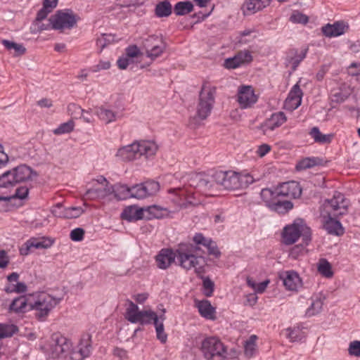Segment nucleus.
<instances>
[{"mask_svg":"<svg viewBox=\"0 0 360 360\" xmlns=\"http://www.w3.org/2000/svg\"><path fill=\"white\" fill-rule=\"evenodd\" d=\"M129 306L125 311V319L131 323H139L142 326L153 323L156 336L162 343H165L167 340V335L165 332L163 322L166 319V309H162L161 314H157L152 310L139 309V307L130 300H127Z\"/></svg>","mask_w":360,"mask_h":360,"instance_id":"1","label":"nucleus"},{"mask_svg":"<svg viewBox=\"0 0 360 360\" xmlns=\"http://www.w3.org/2000/svg\"><path fill=\"white\" fill-rule=\"evenodd\" d=\"M51 352L53 358H60L70 354V359L83 360L91 353V336L89 333L82 335L79 344V351H72V342L60 333H54L51 336Z\"/></svg>","mask_w":360,"mask_h":360,"instance_id":"2","label":"nucleus"},{"mask_svg":"<svg viewBox=\"0 0 360 360\" xmlns=\"http://www.w3.org/2000/svg\"><path fill=\"white\" fill-rule=\"evenodd\" d=\"M200 248L192 245L180 244L176 250V258L179 266L189 270L195 269L198 276L205 273L206 261L202 256H198Z\"/></svg>","mask_w":360,"mask_h":360,"instance_id":"3","label":"nucleus"},{"mask_svg":"<svg viewBox=\"0 0 360 360\" xmlns=\"http://www.w3.org/2000/svg\"><path fill=\"white\" fill-rule=\"evenodd\" d=\"M31 311L39 321H45L50 312L60 302L62 297H55L41 292L32 294Z\"/></svg>","mask_w":360,"mask_h":360,"instance_id":"4","label":"nucleus"},{"mask_svg":"<svg viewBox=\"0 0 360 360\" xmlns=\"http://www.w3.org/2000/svg\"><path fill=\"white\" fill-rule=\"evenodd\" d=\"M214 179L219 184L220 189L237 190L247 187L253 182L249 174H240L235 172L218 171L214 173Z\"/></svg>","mask_w":360,"mask_h":360,"instance_id":"5","label":"nucleus"},{"mask_svg":"<svg viewBox=\"0 0 360 360\" xmlns=\"http://www.w3.org/2000/svg\"><path fill=\"white\" fill-rule=\"evenodd\" d=\"M311 231L309 227L305 224H293L284 228L283 232V241L285 245H292L297 241L300 237H302L304 245H296L291 251L293 255L298 251L303 250L304 245L306 246L311 241Z\"/></svg>","mask_w":360,"mask_h":360,"instance_id":"6","label":"nucleus"},{"mask_svg":"<svg viewBox=\"0 0 360 360\" xmlns=\"http://www.w3.org/2000/svg\"><path fill=\"white\" fill-rule=\"evenodd\" d=\"M216 87L205 82L199 94L198 103L196 107V114L194 120H204L210 115L214 103Z\"/></svg>","mask_w":360,"mask_h":360,"instance_id":"7","label":"nucleus"},{"mask_svg":"<svg viewBox=\"0 0 360 360\" xmlns=\"http://www.w3.org/2000/svg\"><path fill=\"white\" fill-rule=\"evenodd\" d=\"M37 176V173L30 167L21 165L14 167L12 170L4 172L0 176V187L7 188L16 184L32 179V176Z\"/></svg>","mask_w":360,"mask_h":360,"instance_id":"8","label":"nucleus"},{"mask_svg":"<svg viewBox=\"0 0 360 360\" xmlns=\"http://www.w3.org/2000/svg\"><path fill=\"white\" fill-rule=\"evenodd\" d=\"M79 20V17L74 14L71 10H59L49 18V23L46 26L42 25L40 29L42 30L71 29L76 25Z\"/></svg>","mask_w":360,"mask_h":360,"instance_id":"9","label":"nucleus"},{"mask_svg":"<svg viewBox=\"0 0 360 360\" xmlns=\"http://www.w3.org/2000/svg\"><path fill=\"white\" fill-rule=\"evenodd\" d=\"M200 350L207 360H225L226 357L225 346L216 337L205 338L201 342Z\"/></svg>","mask_w":360,"mask_h":360,"instance_id":"10","label":"nucleus"},{"mask_svg":"<svg viewBox=\"0 0 360 360\" xmlns=\"http://www.w3.org/2000/svg\"><path fill=\"white\" fill-rule=\"evenodd\" d=\"M142 49L145 50L146 56L154 60L165 51L166 44L161 37L151 35L143 39Z\"/></svg>","mask_w":360,"mask_h":360,"instance_id":"11","label":"nucleus"},{"mask_svg":"<svg viewBox=\"0 0 360 360\" xmlns=\"http://www.w3.org/2000/svg\"><path fill=\"white\" fill-rule=\"evenodd\" d=\"M325 205L330 210L328 213H330L334 217H340L347 213L348 203L340 193H335L332 199L326 201Z\"/></svg>","mask_w":360,"mask_h":360,"instance_id":"12","label":"nucleus"},{"mask_svg":"<svg viewBox=\"0 0 360 360\" xmlns=\"http://www.w3.org/2000/svg\"><path fill=\"white\" fill-rule=\"evenodd\" d=\"M279 198H298L302 195V188L298 182H284L277 187Z\"/></svg>","mask_w":360,"mask_h":360,"instance_id":"13","label":"nucleus"},{"mask_svg":"<svg viewBox=\"0 0 360 360\" xmlns=\"http://www.w3.org/2000/svg\"><path fill=\"white\" fill-rule=\"evenodd\" d=\"M238 101L243 108L250 107L256 103L257 97L250 86H242L238 92Z\"/></svg>","mask_w":360,"mask_h":360,"instance_id":"14","label":"nucleus"},{"mask_svg":"<svg viewBox=\"0 0 360 360\" xmlns=\"http://www.w3.org/2000/svg\"><path fill=\"white\" fill-rule=\"evenodd\" d=\"M176 250L172 249H162L155 257L157 266L161 269H167L175 262Z\"/></svg>","mask_w":360,"mask_h":360,"instance_id":"15","label":"nucleus"},{"mask_svg":"<svg viewBox=\"0 0 360 360\" xmlns=\"http://www.w3.org/2000/svg\"><path fill=\"white\" fill-rule=\"evenodd\" d=\"M348 28V25L344 21H337L333 24L328 23L323 26L321 31L327 37H335L345 34Z\"/></svg>","mask_w":360,"mask_h":360,"instance_id":"16","label":"nucleus"},{"mask_svg":"<svg viewBox=\"0 0 360 360\" xmlns=\"http://www.w3.org/2000/svg\"><path fill=\"white\" fill-rule=\"evenodd\" d=\"M324 219L323 228L330 235L342 236L344 233V229L341 223L335 219L330 213H328L326 216H323Z\"/></svg>","mask_w":360,"mask_h":360,"instance_id":"17","label":"nucleus"},{"mask_svg":"<svg viewBox=\"0 0 360 360\" xmlns=\"http://www.w3.org/2000/svg\"><path fill=\"white\" fill-rule=\"evenodd\" d=\"M272 0H246L242 10L244 15H251L259 11L268 6Z\"/></svg>","mask_w":360,"mask_h":360,"instance_id":"18","label":"nucleus"},{"mask_svg":"<svg viewBox=\"0 0 360 360\" xmlns=\"http://www.w3.org/2000/svg\"><path fill=\"white\" fill-rule=\"evenodd\" d=\"M121 218L128 221H135L140 219H146L148 217L145 216L144 207L139 208L131 205L124 209L121 214Z\"/></svg>","mask_w":360,"mask_h":360,"instance_id":"19","label":"nucleus"},{"mask_svg":"<svg viewBox=\"0 0 360 360\" xmlns=\"http://www.w3.org/2000/svg\"><path fill=\"white\" fill-rule=\"evenodd\" d=\"M32 294L27 295V296H20L14 299L10 304L9 309L11 311L23 313L25 311H31V300Z\"/></svg>","mask_w":360,"mask_h":360,"instance_id":"20","label":"nucleus"},{"mask_svg":"<svg viewBox=\"0 0 360 360\" xmlns=\"http://www.w3.org/2000/svg\"><path fill=\"white\" fill-rule=\"evenodd\" d=\"M113 187L111 185H105L103 188H100L97 186H92V187L86 189L84 196L90 200H95L97 198H105L108 195L112 193Z\"/></svg>","mask_w":360,"mask_h":360,"instance_id":"21","label":"nucleus"},{"mask_svg":"<svg viewBox=\"0 0 360 360\" xmlns=\"http://www.w3.org/2000/svg\"><path fill=\"white\" fill-rule=\"evenodd\" d=\"M307 49L299 53L296 49H290L286 53L285 59V66L290 67L291 71L294 72L300 65V62L306 57Z\"/></svg>","mask_w":360,"mask_h":360,"instance_id":"22","label":"nucleus"},{"mask_svg":"<svg viewBox=\"0 0 360 360\" xmlns=\"http://www.w3.org/2000/svg\"><path fill=\"white\" fill-rule=\"evenodd\" d=\"M116 155L123 161H131L140 158L136 142L120 148Z\"/></svg>","mask_w":360,"mask_h":360,"instance_id":"23","label":"nucleus"},{"mask_svg":"<svg viewBox=\"0 0 360 360\" xmlns=\"http://www.w3.org/2000/svg\"><path fill=\"white\" fill-rule=\"evenodd\" d=\"M286 120L287 118L283 112L272 114L271 117L269 118L262 126L264 133L266 134L267 130L273 131L276 128L279 127L286 121Z\"/></svg>","mask_w":360,"mask_h":360,"instance_id":"24","label":"nucleus"},{"mask_svg":"<svg viewBox=\"0 0 360 360\" xmlns=\"http://www.w3.org/2000/svg\"><path fill=\"white\" fill-rule=\"evenodd\" d=\"M302 95V91L300 86L296 84L290 90L285 101V104L290 105V108L292 109L297 108L301 105Z\"/></svg>","mask_w":360,"mask_h":360,"instance_id":"25","label":"nucleus"},{"mask_svg":"<svg viewBox=\"0 0 360 360\" xmlns=\"http://www.w3.org/2000/svg\"><path fill=\"white\" fill-rule=\"evenodd\" d=\"M195 307L202 317L212 320L215 319V309L212 306L209 300H195Z\"/></svg>","mask_w":360,"mask_h":360,"instance_id":"26","label":"nucleus"},{"mask_svg":"<svg viewBox=\"0 0 360 360\" xmlns=\"http://www.w3.org/2000/svg\"><path fill=\"white\" fill-rule=\"evenodd\" d=\"M140 153V158L145 156L146 158L153 156L155 154L158 150V145L151 141H142L136 142Z\"/></svg>","mask_w":360,"mask_h":360,"instance_id":"27","label":"nucleus"},{"mask_svg":"<svg viewBox=\"0 0 360 360\" xmlns=\"http://www.w3.org/2000/svg\"><path fill=\"white\" fill-rule=\"evenodd\" d=\"M283 285L289 290H297L302 285L299 275L295 271H287L283 278Z\"/></svg>","mask_w":360,"mask_h":360,"instance_id":"28","label":"nucleus"},{"mask_svg":"<svg viewBox=\"0 0 360 360\" xmlns=\"http://www.w3.org/2000/svg\"><path fill=\"white\" fill-rule=\"evenodd\" d=\"M96 113L99 119L105 122L106 124L115 122L117 119L121 117L117 112H115L104 106L97 108Z\"/></svg>","mask_w":360,"mask_h":360,"instance_id":"29","label":"nucleus"},{"mask_svg":"<svg viewBox=\"0 0 360 360\" xmlns=\"http://www.w3.org/2000/svg\"><path fill=\"white\" fill-rule=\"evenodd\" d=\"M293 207V204L291 201L288 200H282L281 198H278L273 204L270 205V209L278 214H285Z\"/></svg>","mask_w":360,"mask_h":360,"instance_id":"30","label":"nucleus"},{"mask_svg":"<svg viewBox=\"0 0 360 360\" xmlns=\"http://www.w3.org/2000/svg\"><path fill=\"white\" fill-rule=\"evenodd\" d=\"M321 163L322 160L319 158H305L297 163L295 168L297 171H301L320 165Z\"/></svg>","mask_w":360,"mask_h":360,"instance_id":"31","label":"nucleus"},{"mask_svg":"<svg viewBox=\"0 0 360 360\" xmlns=\"http://www.w3.org/2000/svg\"><path fill=\"white\" fill-rule=\"evenodd\" d=\"M115 198L119 200L131 198V187L125 184H117L112 186Z\"/></svg>","mask_w":360,"mask_h":360,"instance_id":"32","label":"nucleus"},{"mask_svg":"<svg viewBox=\"0 0 360 360\" xmlns=\"http://www.w3.org/2000/svg\"><path fill=\"white\" fill-rule=\"evenodd\" d=\"M317 270L321 276L328 278H332L334 274L330 263L325 258L319 259Z\"/></svg>","mask_w":360,"mask_h":360,"instance_id":"33","label":"nucleus"},{"mask_svg":"<svg viewBox=\"0 0 360 360\" xmlns=\"http://www.w3.org/2000/svg\"><path fill=\"white\" fill-rule=\"evenodd\" d=\"M172 13V6L168 1H160L156 4L155 13L159 18L168 17Z\"/></svg>","mask_w":360,"mask_h":360,"instance_id":"34","label":"nucleus"},{"mask_svg":"<svg viewBox=\"0 0 360 360\" xmlns=\"http://www.w3.org/2000/svg\"><path fill=\"white\" fill-rule=\"evenodd\" d=\"M309 134L319 143H330L333 136L331 134H323L317 127H312Z\"/></svg>","mask_w":360,"mask_h":360,"instance_id":"35","label":"nucleus"},{"mask_svg":"<svg viewBox=\"0 0 360 360\" xmlns=\"http://www.w3.org/2000/svg\"><path fill=\"white\" fill-rule=\"evenodd\" d=\"M193 10V4L190 1H179L174 7V12L176 15H185Z\"/></svg>","mask_w":360,"mask_h":360,"instance_id":"36","label":"nucleus"},{"mask_svg":"<svg viewBox=\"0 0 360 360\" xmlns=\"http://www.w3.org/2000/svg\"><path fill=\"white\" fill-rule=\"evenodd\" d=\"M260 195L269 207H270V205L273 204L274 200L279 198L277 193V188L274 191L269 188H264L262 190Z\"/></svg>","mask_w":360,"mask_h":360,"instance_id":"37","label":"nucleus"},{"mask_svg":"<svg viewBox=\"0 0 360 360\" xmlns=\"http://www.w3.org/2000/svg\"><path fill=\"white\" fill-rule=\"evenodd\" d=\"M18 332V328L14 324L0 323V339L12 337Z\"/></svg>","mask_w":360,"mask_h":360,"instance_id":"38","label":"nucleus"},{"mask_svg":"<svg viewBox=\"0 0 360 360\" xmlns=\"http://www.w3.org/2000/svg\"><path fill=\"white\" fill-rule=\"evenodd\" d=\"M1 43L4 44V46L6 47L7 50L10 51L11 49H13L15 51V56H22L26 51V49L22 44H19L7 39H3L1 41Z\"/></svg>","mask_w":360,"mask_h":360,"instance_id":"39","label":"nucleus"},{"mask_svg":"<svg viewBox=\"0 0 360 360\" xmlns=\"http://www.w3.org/2000/svg\"><path fill=\"white\" fill-rule=\"evenodd\" d=\"M257 336L255 335H252L250 337V338L246 341L245 345V349H244V354L246 357L248 358H252L253 356H255L257 348H256V341Z\"/></svg>","mask_w":360,"mask_h":360,"instance_id":"40","label":"nucleus"},{"mask_svg":"<svg viewBox=\"0 0 360 360\" xmlns=\"http://www.w3.org/2000/svg\"><path fill=\"white\" fill-rule=\"evenodd\" d=\"M323 304V299L321 297H316L312 300L310 307L307 310V314L309 316H314L319 313Z\"/></svg>","mask_w":360,"mask_h":360,"instance_id":"41","label":"nucleus"},{"mask_svg":"<svg viewBox=\"0 0 360 360\" xmlns=\"http://www.w3.org/2000/svg\"><path fill=\"white\" fill-rule=\"evenodd\" d=\"M202 279L203 294L206 297H211L214 290V283L209 277H204L203 274L198 276Z\"/></svg>","mask_w":360,"mask_h":360,"instance_id":"42","label":"nucleus"},{"mask_svg":"<svg viewBox=\"0 0 360 360\" xmlns=\"http://www.w3.org/2000/svg\"><path fill=\"white\" fill-rule=\"evenodd\" d=\"M145 216L148 217L146 218V220H150L153 218H160L162 215V209L160 208L157 205H152L147 207H144Z\"/></svg>","mask_w":360,"mask_h":360,"instance_id":"43","label":"nucleus"},{"mask_svg":"<svg viewBox=\"0 0 360 360\" xmlns=\"http://www.w3.org/2000/svg\"><path fill=\"white\" fill-rule=\"evenodd\" d=\"M219 189H220V186L214 179V174L211 176H208V184H207L206 190L203 193L207 195H214V192Z\"/></svg>","mask_w":360,"mask_h":360,"instance_id":"44","label":"nucleus"},{"mask_svg":"<svg viewBox=\"0 0 360 360\" xmlns=\"http://www.w3.org/2000/svg\"><path fill=\"white\" fill-rule=\"evenodd\" d=\"M148 197L143 184H136L131 187V198L143 199Z\"/></svg>","mask_w":360,"mask_h":360,"instance_id":"45","label":"nucleus"},{"mask_svg":"<svg viewBox=\"0 0 360 360\" xmlns=\"http://www.w3.org/2000/svg\"><path fill=\"white\" fill-rule=\"evenodd\" d=\"M74 122L70 120L67 122L60 124V126L53 130V134L60 135L63 134L70 133L74 129Z\"/></svg>","mask_w":360,"mask_h":360,"instance_id":"46","label":"nucleus"},{"mask_svg":"<svg viewBox=\"0 0 360 360\" xmlns=\"http://www.w3.org/2000/svg\"><path fill=\"white\" fill-rule=\"evenodd\" d=\"M30 240L31 242L30 245H32V248L35 249H46L52 245V241L50 240L31 238Z\"/></svg>","mask_w":360,"mask_h":360,"instance_id":"47","label":"nucleus"},{"mask_svg":"<svg viewBox=\"0 0 360 360\" xmlns=\"http://www.w3.org/2000/svg\"><path fill=\"white\" fill-rule=\"evenodd\" d=\"M143 184L147 196L154 195L159 191L160 188L159 183L155 181H148Z\"/></svg>","mask_w":360,"mask_h":360,"instance_id":"48","label":"nucleus"},{"mask_svg":"<svg viewBox=\"0 0 360 360\" xmlns=\"http://www.w3.org/2000/svg\"><path fill=\"white\" fill-rule=\"evenodd\" d=\"M286 336L291 342L299 341L303 338L302 333L299 328H288L286 329Z\"/></svg>","mask_w":360,"mask_h":360,"instance_id":"49","label":"nucleus"},{"mask_svg":"<svg viewBox=\"0 0 360 360\" xmlns=\"http://www.w3.org/2000/svg\"><path fill=\"white\" fill-rule=\"evenodd\" d=\"M114 41L113 35L104 34L101 37L97 39L96 44L100 47V51H101L107 45L111 44Z\"/></svg>","mask_w":360,"mask_h":360,"instance_id":"50","label":"nucleus"},{"mask_svg":"<svg viewBox=\"0 0 360 360\" xmlns=\"http://www.w3.org/2000/svg\"><path fill=\"white\" fill-rule=\"evenodd\" d=\"M65 212L67 219L77 218L84 212V210L81 207H66Z\"/></svg>","mask_w":360,"mask_h":360,"instance_id":"51","label":"nucleus"},{"mask_svg":"<svg viewBox=\"0 0 360 360\" xmlns=\"http://www.w3.org/2000/svg\"><path fill=\"white\" fill-rule=\"evenodd\" d=\"M348 353L350 356L360 357V341H352L348 347Z\"/></svg>","mask_w":360,"mask_h":360,"instance_id":"52","label":"nucleus"},{"mask_svg":"<svg viewBox=\"0 0 360 360\" xmlns=\"http://www.w3.org/2000/svg\"><path fill=\"white\" fill-rule=\"evenodd\" d=\"M236 57L240 65L249 63L252 60V55L248 51H240L236 55Z\"/></svg>","mask_w":360,"mask_h":360,"instance_id":"53","label":"nucleus"},{"mask_svg":"<svg viewBox=\"0 0 360 360\" xmlns=\"http://www.w3.org/2000/svg\"><path fill=\"white\" fill-rule=\"evenodd\" d=\"M85 231L82 228H76L70 232V237L73 241H82L84 238Z\"/></svg>","mask_w":360,"mask_h":360,"instance_id":"54","label":"nucleus"},{"mask_svg":"<svg viewBox=\"0 0 360 360\" xmlns=\"http://www.w3.org/2000/svg\"><path fill=\"white\" fill-rule=\"evenodd\" d=\"M141 54L139 49L136 45L129 46L125 50V56L130 59L137 57Z\"/></svg>","mask_w":360,"mask_h":360,"instance_id":"55","label":"nucleus"},{"mask_svg":"<svg viewBox=\"0 0 360 360\" xmlns=\"http://www.w3.org/2000/svg\"><path fill=\"white\" fill-rule=\"evenodd\" d=\"M290 20L293 22L306 24L309 21V18L301 13L297 12L290 16Z\"/></svg>","mask_w":360,"mask_h":360,"instance_id":"56","label":"nucleus"},{"mask_svg":"<svg viewBox=\"0 0 360 360\" xmlns=\"http://www.w3.org/2000/svg\"><path fill=\"white\" fill-rule=\"evenodd\" d=\"M29 193V188L26 186H20L15 191V195L11 197V198H19V199H25Z\"/></svg>","mask_w":360,"mask_h":360,"instance_id":"57","label":"nucleus"},{"mask_svg":"<svg viewBox=\"0 0 360 360\" xmlns=\"http://www.w3.org/2000/svg\"><path fill=\"white\" fill-rule=\"evenodd\" d=\"M204 175L198 174L191 177L189 180L190 186L195 188L199 191V186L201 185V181H202Z\"/></svg>","mask_w":360,"mask_h":360,"instance_id":"58","label":"nucleus"},{"mask_svg":"<svg viewBox=\"0 0 360 360\" xmlns=\"http://www.w3.org/2000/svg\"><path fill=\"white\" fill-rule=\"evenodd\" d=\"M204 175L198 174L191 177L189 180L190 186L195 188L199 191V186L201 185V181H202Z\"/></svg>","mask_w":360,"mask_h":360,"instance_id":"59","label":"nucleus"},{"mask_svg":"<svg viewBox=\"0 0 360 360\" xmlns=\"http://www.w3.org/2000/svg\"><path fill=\"white\" fill-rule=\"evenodd\" d=\"M65 211L66 207L58 203L53 207L52 212L57 217L65 218Z\"/></svg>","mask_w":360,"mask_h":360,"instance_id":"60","label":"nucleus"},{"mask_svg":"<svg viewBox=\"0 0 360 360\" xmlns=\"http://www.w3.org/2000/svg\"><path fill=\"white\" fill-rule=\"evenodd\" d=\"M240 65L236 56L225 60L224 66L228 69H235Z\"/></svg>","mask_w":360,"mask_h":360,"instance_id":"61","label":"nucleus"},{"mask_svg":"<svg viewBox=\"0 0 360 360\" xmlns=\"http://www.w3.org/2000/svg\"><path fill=\"white\" fill-rule=\"evenodd\" d=\"M82 110L83 109H82L80 106L75 103H70L68 106V112L75 117H77V115H79Z\"/></svg>","mask_w":360,"mask_h":360,"instance_id":"62","label":"nucleus"},{"mask_svg":"<svg viewBox=\"0 0 360 360\" xmlns=\"http://www.w3.org/2000/svg\"><path fill=\"white\" fill-rule=\"evenodd\" d=\"M210 255H212L216 257L220 256L221 252L219 250L216 243L214 242L207 243V246L206 247Z\"/></svg>","mask_w":360,"mask_h":360,"instance_id":"63","label":"nucleus"},{"mask_svg":"<svg viewBox=\"0 0 360 360\" xmlns=\"http://www.w3.org/2000/svg\"><path fill=\"white\" fill-rule=\"evenodd\" d=\"M132 59L128 58L127 56L119 58L117 61V66L121 70H125L130 63H132Z\"/></svg>","mask_w":360,"mask_h":360,"instance_id":"64","label":"nucleus"}]
</instances>
